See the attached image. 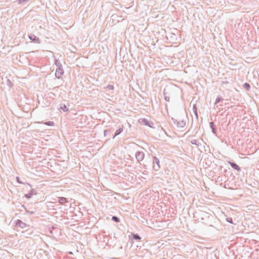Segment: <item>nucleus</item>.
I'll return each mask as SVG.
<instances>
[{"instance_id": "7ed1b4c3", "label": "nucleus", "mask_w": 259, "mask_h": 259, "mask_svg": "<svg viewBox=\"0 0 259 259\" xmlns=\"http://www.w3.org/2000/svg\"><path fill=\"white\" fill-rule=\"evenodd\" d=\"M136 158L138 162L142 161L145 157V154L143 152L138 151L136 153Z\"/></svg>"}, {"instance_id": "b1692460", "label": "nucleus", "mask_w": 259, "mask_h": 259, "mask_svg": "<svg viewBox=\"0 0 259 259\" xmlns=\"http://www.w3.org/2000/svg\"><path fill=\"white\" fill-rule=\"evenodd\" d=\"M29 0H17V2L19 4H21L24 3H26L28 2Z\"/></svg>"}, {"instance_id": "20e7f679", "label": "nucleus", "mask_w": 259, "mask_h": 259, "mask_svg": "<svg viewBox=\"0 0 259 259\" xmlns=\"http://www.w3.org/2000/svg\"><path fill=\"white\" fill-rule=\"evenodd\" d=\"M64 74V70L62 68H57L55 72L56 77L59 79L61 76Z\"/></svg>"}, {"instance_id": "a878e982", "label": "nucleus", "mask_w": 259, "mask_h": 259, "mask_svg": "<svg viewBox=\"0 0 259 259\" xmlns=\"http://www.w3.org/2000/svg\"><path fill=\"white\" fill-rule=\"evenodd\" d=\"M110 130H105L104 132V136H106L107 134L110 133Z\"/></svg>"}, {"instance_id": "bb28decb", "label": "nucleus", "mask_w": 259, "mask_h": 259, "mask_svg": "<svg viewBox=\"0 0 259 259\" xmlns=\"http://www.w3.org/2000/svg\"><path fill=\"white\" fill-rule=\"evenodd\" d=\"M17 181L18 183H20V184H22V182L20 181L19 180V179L18 177H17Z\"/></svg>"}, {"instance_id": "0eeeda50", "label": "nucleus", "mask_w": 259, "mask_h": 259, "mask_svg": "<svg viewBox=\"0 0 259 259\" xmlns=\"http://www.w3.org/2000/svg\"><path fill=\"white\" fill-rule=\"evenodd\" d=\"M139 121L140 123H141L143 125H147L149 127H151V125H150L149 121H148V119H147L146 118H140L139 120Z\"/></svg>"}, {"instance_id": "ddd939ff", "label": "nucleus", "mask_w": 259, "mask_h": 259, "mask_svg": "<svg viewBox=\"0 0 259 259\" xmlns=\"http://www.w3.org/2000/svg\"><path fill=\"white\" fill-rule=\"evenodd\" d=\"M55 64L57 67V68H62V64L59 59L55 58Z\"/></svg>"}, {"instance_id": "4be33fe9", "label": "nucleus", "mask_w": 259, "mask_h": 259, "mask_svg": "<svg viewBox=\"0 0 259 259\" xmlns=\"http://www.w3.org/2000/svg\"><path fill=\"white\" fill-rule=\"evenodd\" d=\"M105 89H107L109 90L113 91L114 90V86L113 85H107Z\"/></svg>"}, {"instance_id": "4468645a", "label": "nucleus", "mask_w": 259, "mask_h": 259, "mask_svg": "<svg viewBox=\"0 0 259 259\" xmlns=\"http://www.w3.org/2000/svg\"><path fill=\"white\" fill-rule=\"evenodd\" d=\"M193 111L195 116L196 117V118H198V113H197V107H196V104H194L193 106Z\"/></svg>"}, {"instance_id": "f3484780", "label": "nucleus", "mask_w": 259, "mask_h": 259, "mask_svg": "<svg viewBox=\"0 0 259 259\" xmlns=\"http://www.w3.org/2000/svg\"><path fill=\"white\" fill-rule=\"evenodd\" d=\"M132 236V238L135 240H140L141 239V237L137 234H133Z\"/></svg>"}, {"instance_id": "f257e3e1", "label": "nucleus", "mask_w": 259, "mask_h": 259, "mask_svg": "<svg viewBox=\"0 0 259 259\" xmlns=\"http://www.w3.org/2000/svg\"><path fill=\"white\" fill-rule=\"evenodd\" d=\"M171 121L172 124L178 128H183L186 125V120H184L183 119H181V118H179L178 119L172 118Z\"/></svg>"}, {"instance_id": "9d476101", "label": "nucleus", "mask_w": 259, "mask_h": 259, "mask_svg": "<svg viewBox=\"0 0 259 259\" xmlns=\"http://www.w3.org/2000/svg\"><path fill=\"white\" fill-rule=\"evenodd\" d=\"M210 127L211 128L212 130V132L213 134L217 135V130L215 127V125L213 122H210L209 123Z\"/></svg>"}, {"instance_id": "5701e85b", "label": "nucleus", "mask_w": 259, "mask_h": 259, "mask_svg": "<svg viewBox=\"0 0 259 259\" xmlns=\"http://www.w3.org/2000/svg\"><path fill=\"white\" fill-rule=\"evenodd\" d=\"M32 193H31V192H29V193H27V194H26L25 195V196L26 198H30L32 197Z\"/></svg>"}, {"instance_id": "6ab92c4d", "label": "nucleus", "mask_w": 259, "mask_h": 259, "mask_svg": "<svg viewBox=\"0 0 259 259\" xmlns=\"http://www.w3.org/2000/svg\"><path fill=\"white\" fill-rule=\"evenodd\" d=\"M244 89L246 90V91H249L250 89V85L248 83H245L243 85Z\"/></svg>"}, {"instance_id": "f8f14e48", "label": "nucleus", "mask_w": 259, "mask_h": 259, "mask_svg": "<svg viewBox=\"0 0 259 259\" xmlns=\"http://www.w3.org/2000/svg\"><path fill=\"white\" fill-rule=\"evenodd\" d=\"M58 202L61 204H64L66 202H68L67 199L63 197H60L58 198Z\"/></svg>"}, {"instance_id": "393cba45", "label": "nucleus", "mask_w": 259, "mask_h": 259, "mask_svg": "<svg viewBox=\"0 0 259 259\" xmlns=\"http://www.w3.org/2000/svg\"><path fill=\"white\" fill-rule=\"evenodd\" d=\"M226 220L228 222L231 223V224H233V220L231 218H227L226 219Z\"/></svg>"}, {"instance_id": "2eb2a0df", "label": "nucleus", "mask_w": 259, "mask_h": 259, "mask_svg": "<svg viewBox=\"0 0 259 259\" xmlns=\"http://www.w3.org/2000/svg\"><path fill=\"white\" fill-rule=\"evenodd\" d=\"M60 109H62L64 112H66L68 110V107L64 104H60Z\"/></svg>"}, {"instance_id": "dca6fc26", "label": "nucleus", "mask_w": 259, "mask_h": 259, "mask_svg": "<svg viewBox=\"0 0 259 259\" xmlns=\"http://www.w3.org/2000/svg\"><path fill=\"white\" fill-rule=\"evenodd\" d=\"M191 143L193 145H195L197 146H199L201 145V143L199 142V140L196 139H193L191 141Z\"/></svg>"}, {"instance_id": "aec40b11", "label": "nucleus", "mask_w": 259, "mask_h": 259, "mask_svg": "<svg viewBox=\"0 0 259 259\" xmlns=\"http://www.w3.org/2000/svg\"><path fill=\"white\" fill-rule=\"evenodd\" d=\"M112 220L116 223H119L120 222L119 219L116 216H113L112 217Z\"/></svg>"}, {"instance_id": "f03ea898", "label": "nucleus", "mask_w": 259, "mask_h": 259, "mask_svg": "<svg viewBox=\"0 0 259 259\" xmlns=\"http://www.w3.org/2000/svg\"><path fill=\"white\" fill-rule=\"evenodd\" d=\"M153 169L155 171H158L160 168L159 159L155 156H153Z\"/></svg>"}, {"instance_id": "1a4fd4ad", "label": "nucleus", "mask_w": 259, "mask_h": 259, "mask_svg": "<svg viewBox=\"0 0 259 259\" xmlns=\"http://www.w3.org/2000/svg\"><path fill=\"white\" fill-rule=\"evenodd\" d=\"M16 226L24 228L26 226V225L21 220H17L16 223Z\"/></svg>"}, {"instance_id": "9b49d317", "label": "nucleus", "mask_w": 259, "mask_h": 259, "mask_svg": "<svg viewBox=\"0 0 259 259\" xmlns=\"http://www.w3.org/2000/svg\"><path fill=\"white\" fill-rule=\"evenodd\" d=\"M123 131V126L122 125L121 127H119V129L117 130L115 133V135L113 137V139H114L115 137L121 134Z\"/></svg>"}, {"instance_id": "412c9836", "label": "nucleus", "mask_w": 259, "mask_h": 259, "mask_svg": "<svg viewBox=\"0 0 259 259\" xmlns=\"http://www.w3.org/2000/svg\"><path fill=\"white\" fill-rule=\"evenodd\" d=\"M45 124L47 125H49V126H53L54 125V122L53 121H47V122H45L44 123Z\"/></svg>"}, {"instance_id": "423d86ee", "label": "nucleus", "mask_w": 259, "mask_h": 259, "mask_svg": "<svg viewBox=\"0 0 259 259\" xmlns=\"http://www.w3.org/2000/svg\"><path fill=\"white\" fill-rule=\"evenodd\" d=\"M29 38L30 40L36 43H40V42L39 38L33 34H30L29 35Z\"/></svg>"}, {"instance_id": "a211bd4d", "label": "nucleus", "mask_w": 259, "mask_h": 259, "mask_svg": "<svg viewBox=\"0 0 259 259\" xmlns=\"http://www.w3.org/2000/svg\"><path fill=\"white\" fill-rule=\"evenodd\" d=\"M223 100V98L222 97H218L215 100L214 105L219 103L220 102Z\"/></svg>"}, {"instance_id": "39448f33", "label": "nucleus", "mask_w": 259, "mask_h": 259, "mask_svg": "<svg viewBox=\"0 0 259 259\" xmlns=\"http://www.w3.org/2000/svg\"><path fill=\"white\" fill-rule=\"evenodd\" d=\"M163 96L165 101L169 102L170 99V94L168 92V89L165 88L163 90Z\"/></svg>"}, {"instance_id": "6e6552de", "label": "nucleus", "mask_w": 259, "mask_h": 259, "mask_svg": "<svg viewBox=\"0 0 259 259\" xmlns=\"http://www.w3.org/2000/svg\"><path fill=\"white\" fill-rule=\"evenodd\" d=\"M228 163L233 169L236 170L238 171H241L240 167L236 163L231 161H228Z\"/></svg>"}]
</instances>
